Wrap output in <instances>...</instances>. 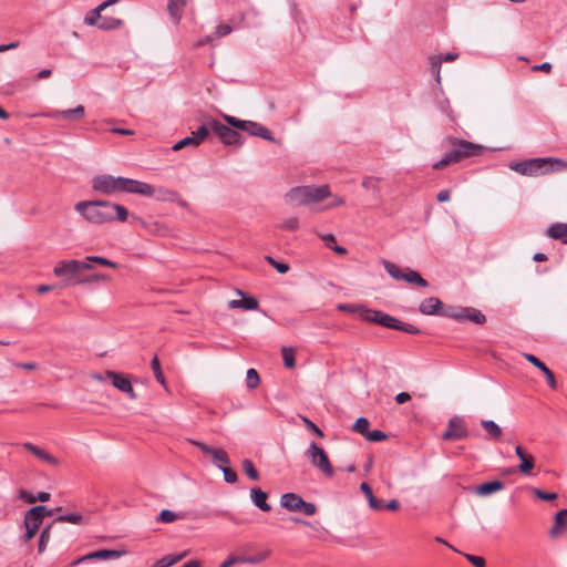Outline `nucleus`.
<instances>
[{
    "mask_svg": "<svg viewBox=\"0 0 567 567\" xmlns=\"http://www.w3.org/2000/svg\"><path fill=\"white\" fill-rule=\"evenodd\" d=\"M78 212L90 224H107L115 220L125 221L128 210L118 204L107 200H82L74 205Z\"/></svg>",
    "mask_w": 567,
    "mask_h": 567,
    "instance_id": "obj_1",
    "label": "nucleus"
},
{
    "mask_svg": "<svg viewBox=\"0 0 567 567\" xmlns=\"http://www.w3.org/2000/svg\"><path fill=\"white\" fill-rule=\"evenodd\" d=\"M92 188L104 195L116 193L138 194L148 197L154 195L153 186L147 183L126 177H114L112 175L95 176L92 179Z\"/></svg>",
    "mask_w": 567,
    "mask_h": 567,
    "instance_id": "obj_2",
    "label": "nucleus"
},
{
    "mask_svg": "<svg viewBox=\"0 0 567 567\" xmlns=\"http://www.w3.org/2000/svg\"><path fill=\"white\" fill-rule=\"evenodd\" d=\"M446 142L452 147L449 153L432 165L434 169H443L450 164L457 163L467 157L477 156L484 150L482 145L462 138L449 137Z\"/></svg>",
    "mask_w": 567,
    "mask_h": 567,
    "instance_id": "obj_3",
    "label": "nucleus"
},
{
    "mask_svg": "<svg viewBox=\"0 0 567 567\" xmlns=\"http://www.w3.org/2000/svg\"><path fill=\"white\" fill-rule=\"evenodd\" d=\"M330 196L328 185L315 186H298L291 188L286 194V202L291 206H302L311 203H318Z\"/></svg>",
    "mask_w": 567,
    "mask_h": 567,
    "instance_id": "obj_4",
    "label": "nucleus"
},
{
    "mask_svg": "<svg viewBox=\"0 0 567 567\" xmlns=\"http://www.w3.org/2000/svg\"><path fill=\"white\" fill-rule=\"evenodd\" d=\"M223 118L230 126H233L237 130H240L243 132H247L251 136H258L264 140L275 142V138H274L271 132L266 126H264L257 122L239 120V118L228 115V114H223Z\"/></svg>",
    "mask_w": 567,
    "mask_h": 567,
    "instance_id": "obj_5",
    "label": "nucleus"
},
{
    "mask_svg": "<svg viewBox=\"0 0 567 567\" xmlns=\"http://www.w3.org/2000/svg\"><path fill=\"white\" fill-rule=\"evenodd\" d=\"M442 317L454 319L460 322L468 320L476 324H483L486 321L484 313L472 307L446 306L442 311Z\"/></svg>",
    "mask_w": 567,
    "mask_h": 567,
    "instance_id": "obj_6",
    "label": "nucleus"
},
{
    "mask_svg": "<svg viewBox=\"0 0 567 567\" xmlns=\"http://www.w3.org/2000/svg\"><path fill=\"white\" fill-rule=\"evenodd\" d=\"M305 455L309 458L310 463L317 467L324 476L332 477L334 474L333 466L324 450L317 443L311 442Z\"/></svg>",
    "mask_w": 567,
    "mask_h": 567,
    "instance_id": "obj_7",
    "label": "nucleus"
},
{
    "mask_svg": "<svg viewBox=\"0 0 567 567\" xmlns=\"http://www.w3.org/2000/svg\"><path fill=\"white\" fill-rule=\"evenodd\" d=\"M281 507L289 512H301L307 516H312L317 512V507L313 503H309L302 499V497L296 493H286L280 497Z\"/></svg>",
    "mask_w": 567,
    "mask_h": 567,
    "instance_id": "obj_8",
    "label": "nucleus"
},
{
    "mask_svg": "<svg viewBox=\"0 0 567 567\" xmlns=\"http://www.w3.org/2000/svg\"><path fill=\"white\" fill-rule=\"evenodd\" d=\"M212 132L215 133L225 145H241V136L237 128L223 124L221 122L209 117Z\"/></svg>",
    "mask_w": 567,
    "mask_h": 567,
    "instance_id": "obj_9",
    "label": "nucleus"
},
{
    "mask_svg": "<svg viewBox=\"0 0 567 567\" xmlns=\"http://www.w3.org/2000/svg\"><path fill=\"white\" fill-rule=\"evenodd\" d=\"M532 176H537L551 171L565 169L567 164L558 158L537 157L527 159Z\"/></svg>",
    "mask_w": 567,
    "mask_h": 567,
    "instance_id": "obj_10",
    "label": "nucleus"
},
{
    "mask_svg": "<svg viewBox=\"0 0 567 567\" xmlns=\"http://www.w3.org/2000/svg\"><path fill=\"white\" fill-rule=\"evenodd\" d=\"M188 442L198 447L204 454L210 455L217 467L218 465L227 467V465L230 464V460L224 450L210 447L204 442L195 439H188Z\"/></svg>",
    "mask_w": 567,
    "mask_h": 567,
    "instance_id": "obj_11",
    "label": "nucleus"
},
{
    "mask_svg": "<svg viewBox=\"0 0 567 567\" xmlns=\"http://www.w3.org/2000/svg\"><path fill=\"white\" fill-rule=\"evenodd\" d=\"M126 554L125 550H115V549H101L96 551L89 553L71 563V567L78 566L79 564L93 559H117Z\"/></svg>",
    "mask_w": 567,
    "mask_h": 567,
    "instance_id": "obj_12",
    "label": "nucleus"
},
{
    "mask_svg": "<svg viewBox=\"0 0 567 567\" xmlns=\"http://www.w3.org/2000/svg\"><path fill=\"white\" fill-rule=\"evenodd\" d=\"M45 116L53 120H69V121H81L85 116V107L78 105L73 109L68 110H54L45 114Z\"/></svg>",
    "mask_w": 567,
    "mask_h": 567,
    "instance_id": "obj_13",
    "label": "nucleus"
},
{
    "mask_svg": "<svg viewBox=\"0 0 567 567\" xmlns=\"http://www.w3.org/2000/svg\"><path fill=\"white\" fill-rule=\"evenodd\" d=\"M467 436V430L464 425V421L454 416L449 421L447 429L443 433L445 440H461Z\"/></svg>",
    "mask_w": 567,
    "mask_h": 567,
    "instance_id": "obj_14",
    "label": "nucleus"
},
{
    "mask_svg": "<svg viewBox=\"0 0 567 567\" xmlns=\"http://www.w3.org/2000/svg\"><path fill=\"white\" fill-rule=\"evenodd\" d=\"M42 523L43 522L40 519V516L34 515L30 509L25 512L23 518V526L25 528V533L23 535L24 543H28L37 535Z\"/></svg>",
    "mask_w": 567,
    "mask_h": 567,
    "instance_id": "obj_15",
    "label": "nucleus"
},
{
    "mask_svg": "<svg viewBox=\"0 0 567 567\" xmlns=\"http://www.w3.org/2000/svg\"><path fill=\"white\" fill-rule=\"evenodd\" d=\"M79 272V260H62L56 264L53 274L59 278L70 280Z\"/></svg>",
    "mask_w": 567,
    "mask_h": 567,
    "instance_id": "obj_16",
    "label": "nucleus"
},
{
    "mask_svg": "<svg viewBox=\"0 0 567 567\" xmlns=\"http://www.w3.org/2000/svg\"><path fill=\"white\" fill-rule=\"evenodd\" d=\"M446 307L435 297L425 298L419 306V311L425 316H442Z\"/></svg>",
    "mask_w": 567,
    "mask_h": 567,
    "instance_id": "obj_17",
    "label": "nucleus"
},
{
    "mask_svg": "<svg viewBox=\"0 0 567 567\" xmlns=\"http://www.w3.org/2000/svg\"><path fill=\"white\" fill-rule=\"evenodd\" d=\"M363 318L370 322L378 323L380 326H383L385 328H389L392 326V322H395V318L378 310H369L365 308H362Z\"/></svg>",
    "mask_w": 567,
    "mask_h": 567,
    "instance_id": "obj_18",
    "label": "nucleus"
},
{
    "mask_svg": "<svg viewBox=\"0 0 567 567\" xmlns=\"http://www.w3.org/2000/svg\"><path fill=\"white\" fill-rule=\"evenodd\" d=\"M523 355L534 367H536L537 369H542V372L544 373L547 384L550 389H557V381L554 373L548 369V367L543 361H540L536 355L530 353H524Z\"/></svg>",
    "mask_w": 567,
    "mask_h": 567,
    "instance_id": "obj_19",
    "label": "nucleus"
},
{
    "mask_svg": "<svg viewBox=\"0 0 567 567\" xmlns=\"http://www.w3.org/2000/svg\"><path fill=\"white\" fill-rule=\"evenodd\" d=\"M236 293L239 295L241 297V299L230 300L228 302V307L230 309H238V308H241L245 310H257L258 309L259 302L255 297H251V296L245 297L244 292L240 289H236Z\"/></svg>",
    "mask_w": 567,
    "mask_h": 567,
    "instance_id": "obj_20",
    "label": "nucleus"
},
{
    "mask_svg": "<svg viewBox=\"0 0 567 567\" xmlns=\"http://www.w3.org/2000/svg\"><path fill=\"white\" fill-rule=\"evenodd\" d=\"M515 454L520 460V464L518 465V471L526 476H530L532 471L535 467L534 457L532 455L526 454L520 445H517L515 447Z\"/></svg>",
    "mask_w": 567,
    "mask_h": 567,
    "instance_id": "obj_21",
    "label": "nucleus"
},
{
    "mask_svg": "<svg viewBox=\"0 0 567 567\" xmlns=\"http://www.w3.org/2000/svg\"><path fill=\"white\" fill-rule=\"evenodd\" d=\"M23 447L31 452L33 455H35L38 458L56 466L59 464V461L56 457L48 453L45 450L32 444V443H23Z\"/></svg>",
    "mask_w": 567,
    "mask_h": 567,
    "instance_id": "obj_22",
    "label": "nucleus"
},
{
    "mask_svg": "<svg viewBox=\"0 0 567 567\" xmlns=\"http://www.w3.org/2000/svg\"><path fill=\"white\" fill-rule=\"evenodd\" d=\"M360 489L364 494V496L368 499L369 506L373 511H383L384 509V502L382 499H378L372 492V488L370 485L365 482L361 483Z\"/></svg>",
    "mask_w": 567,
    "mask_h": 567,
    "instance_id": "obj_23",
    "label": "nucleus"
},
{
    "mask_svg": "<svg viewBox=\"0 0 567 567\" xmlns=\"http://www.w3.org/2000/svg\"><path fill=\"white\" fill-rule=\"evenodd\" d=\"M252 503L262 512H269L271 506L267 503V493L260 488H252L250 491Z\"/></svg>",
    "mask_w": 567,
    "mask_h": 567,
    "instance_id": "obj_24",
    "label": "nucleus"
},
{
    "mask_svg": "<svg viewBox=\"0 0 567 567\" xmlns=\"http://www.w3.org/2000/svg\"><path fill=\"white\" fill-rule=\"evenodd\" d=\"M186 4V0H168L167 11L175 23L181 21L182 13Z\"/></svg>",
    "mask_w": 567,
    "mask_h": 567,
    "instance_id": "obj_25",
    "label": "nucleus"
},
{
    "mask_svg": "<svg viewBox=\"0 0 567 567\" xmlns=\"http://www.w3.org/2000/svg\"><path fill=\"white\" fill-rule=\"evenodd\" d=\"M105 378L110 380L112 384L121 392L124 390H128V384L131 383V381L125 375L114 371H106Z\"/></svg>",
    "mask_w": 567,
    "mask_h": 567,
    "instance_id": "obj_26",
    "label": "nucleus"
},
{
    "mask_svg": "<svg viewBox=\"0 0 567 567\" xmlns=\"http://www.w3.org/2000/svg\"><path fill=\"white\" fill-rule=\"evenodd\" d=\"M504 488V484L501 481H491L485 482L478 485L475 489L476 494L480 496H487L492 493L498 492Z\"/></svg>",
    "mask_w": 567,
    "mask_h": 567,
    "instance_id": "obj_27",
    "label": "nucleus"
},
{
    "mask_svg": "<svg viewBox=\"0 0 567 567\" xmlns=\"http://www.w3.org/2000/svg\"><path fill=\"white\" fill-rule=\"evenodd\" d=\"M547 235L553 239H559L563 244H567V224L557 223L547 229Z\"/></svg>",
    "mask_w": 567,
    "mask_h": 567,
    "instance_id": "obj_28",
    "label": "nucleus"
},
{
    "mask_svg": "<svg viewBox=\"0 0 567 567\" xmlns=\"http://www.w3.org/2000/svg\"><path fill=\"white\" fill-rule=\"evenodd\" d=\"M567 524V509H560L555 516V524L549 529V536L555 538Z\"/></svg>",
    "mask_w": 567,
    "mask_h": 567,
    "instance_id": "obj_29",
    "label": "nucleus"
},
{
    "mask_svg": "<svg viewBox=\"0 0 567 567\" xmlns=\"http://www.w3.org/2000/svg\"><path fill=\"white\" fill-rule=\"evenodd\" d=\"M403 280L409 284L422 287V288H425L429 286V282L424 278H422L417 271L411 270V269H408L405 271Z\"/></svg>",
    "mask_w": 567,
    "mask_h": 567,
    "instance_id": "obj_30",
    "label": "nucleus"
},
{
    "mask_svg": "<svg viewBox=\"0 0 567 567\" xmlns=\"http://www.w3.org/2000/svg\"><path fill=\"white\" fill-rule=\"evenodd\" d=\"M52 523L54 526L58 523H71L74 525H82L84 523V519L81 514L69 513V514L59 515Z\"/></svg>",
    "mask_w": 567,
    "mask_h": 567,
    "instance_id": "obj_31",
    "label": "nucleus"
},
{
    "mask_svg": "<svg viewBox=\"0 0 567 567\" xmlns=\"http://www.w3.org/2000/svg\"><path fill=\"white\" fill-rule=\"evenodd\" d=\"M481 425L486 431V433L494 440H497L502 435V429L498 424H496L492 420H482Z\"/></svg>",
    "mask_w": 567,
    "mask_h": 567,
    "instance_id": "obj_32",
    "label": "nucleus"
},
{
    "mask_svg": "<svg viewBox=\"0 0 567 567\" xmlns=\"http://www.w3.org/2000/svg\"><path fill=\"white\" fill-rule=\"evenodd\" d=\"M53 527H54V525H53V523H51L50 525L45 526L42 529V532L40 533V537H39V540H38V553L39 554H42L45 550L47 545L50 542L51 529Z\"/></svg>",
    "mask_w": 567,
    "mask_h": 567,
    "instance_id": "obj_33",
    "label": "nucleus"
},
{
    "mask_svg": "<svg viewBox=\"0 0 567 567\" xmlns=\"http://www.w3.org/2000/svg\"><path fill=\"white\" fill-rule=\"evenodd\" d=\"M385 271L395 280H403L405 271L391 261L383 262Z\"/></svg>",
    "mask_w": 567,
    "mask_h": 567,
    "instance_id": "obj_34",
    "label": "nucleus"
},
{
    "mask_svg": "<svg viewBox=\"0 0 567 567\" xmlns=\"http://www.w3.org/2000/svg\"><path fill=\"white\" fill-rule=\"evenodd\" d=\"M102 11H103V9H100V6H97L93 10H91L84 17V23L87 25H95L99 28L100 21L102 20V16H101Z\"/></svg>",
    "mask_w": 567,
    "mask_h": 567,
    "instance_id": "obj_35",
    "label": "nucleus"
},
{
    "mask_svg": "<svg viewBox=\"0 0 567 567\" xmlns=\"http://www.w3.org/2000/svg\"><path fill=\"white\" fill-rule=\"evenodd\" d=\"M122 24H123V21L121 19L102 17V20L100 21V24H99V29L109 31V30L117 29Z\"/></svg>",
    "mask_w": 567,
    "mask_h": 567,
    "instance_id": "obj_36",
    "label": "nucleus"
},
{
    "mask_svg": "<svg viewBox=\"0 0 567 567\" xmlns=\"http://www.w3.org/2000/svg\"><path fill=\"white\" fill-rule=\"evenodd\" d=\"M21 497L25 499L27 503L32 504L35 502H48L51 497L50 493L48 492H40L37 495H28L25 491L21 492Z\"/></svg>",
    "mask_w": 567,
    "mask_h": 567,
    "instance_id": "obj_37",
    "label": "nucleus"
},
{
    "mask_svg": "<svg viewBox=\"0 0 567 567\" xmlns=\"http://www.w3.org/2000/svg\"><path fill=\"white\" fill-rule=\"evenodd\" d=\"M281 355L286 368L292 369L296 365L293 349L284 347L281 349Z\"/></svg>",
    "mask_w": 567,
    "mask_h": 567,
    "instance_id": "obj_38",
    "label": "nucleus"
},
{
    "mask_svg": "<svg viewBox=\"0 0 567 567\" xmlns=\"http://www.w3.org/2000/svg\"><path fill=\"white\" fill-rule=\"evenodd\" d=\"M178 518H181L179 514H177V513H175L173 511H169V509H163L158 514V516L156 518V522L168 524V523L175 522Z\"/></svg>",
    "mask_w": 567,
    "mask_h": 567,
    "instance_id": "obj_39",
    "label": "nucleus"
},
{
    "mask_svg": "<svg viewBox=\"0 0 567 567\" xmlns=\"http://www.w3.org/2000/svg\"><path fill=\"white\" fill-rule=\"evenodd\" d=\"M430 65H431V72L435 76V81L440 84L441 83V66H442V59L437 55H433L430 58Z\"/></svg>",
    "mask_w": 567,
    "mask_h": 567,
    "instance_id": "obj_40",
    "label": "nucleus"
},
{
    "mask_svg": "<svg viewBox=\"0 0 567 567\" xmlns=\"http://www.w3.org/2000/svg\"><path fill=\"white\" fill-rule=\"evenodd\" d=\"M243 470L246 473V475L254 481H257L259 478V473L256 470L252 461L245 458L241 463Z\"/></svg>",
    "mask_w": 567,
    "mask_h": 567,
    "instance_id": "obj_41",
    "label": "nucleus"
},
{
    "mask_svg": "<svg viewBox=\"0 0 567 567\" xmlns=\"http://www.w3.org/2000/svg\"><path fill=\"white\" fill-rule=\"evenodd\" d=\"M212 131L209 125V118H207L206 123L198 127L196 132H193L194 137L196 138L198 145L208 136Z\"/></svg>",
    "mask_w": 567,
    "mask_h": 567,
    "instance_id": "obj_42",
    "label": "nucleus"
},
{
    "mask_svg": "<svg viewBox=\"0 0 567 567\" xmlns=\"http://www.w3.org/2000/svg\"><path fill=\"white\" fill-rule=\"evenodd\" d=\"M509 168L520 175L532 176L527 159L522 162H514L509 164Z\"/></svg>",
    "mask_w": 567,
    "mask_h": 567,
    "instance_id": "obj_43",
    "label": "nucleus"
},
{
    "mask_svg": "<svg viewBox=\"0 0 567 567\" xmlns=\"http://www.w3.org/2000/svg\"><path fill=\"white\" fill-rule=\"evenodd\" d=\"M259 382H260V379H259L258 372L252 368L248 369L247 374H246L247 388L255 389L258 386Z\"/></svg>",
    "mask_w": 567,
    "mask_h": 567,
    "instance_id": "obj_44",
    "label": "nucleus"
},
{
    "mask_svg": "<svg viewBox=\"0 0 567 567\" xmlns=\"http://www.w3.org/2000/svg\"><path fill=\"white\" fill-rule=\"evenodd\" d=\"M30 511L34 514L40 516V519L43 522L44 518L50 517L53 515V509L48 508L44 505H38L34 507H31Z\"/></svg>",
    "mask_w": 567,
    "mask_h": 567,
    "instance_id": "obj_45",
    "label": "nucleus"
},
{
    "mask_svg": "<svg viewBox=\"0 0 567 567\" xmlns=\"http://www.w3.org/2000/svg\"><path fill=\"white\" fill-rule=\"evenodd\" d=\"M353 431L357 433L362 434L365 436V434L369 432V421L365 417H359L354 424H353Z\"/></svg>",
    "mask_w": 567,
    "mask_h": 567,
    "instance_id": "obj_46",
    "label": "nucleus"
},
{
    "mask_svg": "<svg viewBox=\"0 0 567 567\" xmlns=\"http://www.w3.org/2000/svg\"><path fill=\"white\" fill-rule=\"evenodd\" d=\"M151 365H152V369L154 371L156 380L161 384H165V377H164V374H163V372L161 370V363H159V360H158V358L156 355L152 359Z\"/></svg>",
    "mask_w": 567,
    "mask_h": 567,
    "instance_id": "obj_47",
    "label": "nucleus"
},
{
    "mask_svg": "<svg viewBox=\"0 0 567 567\" xmlns=\"http://www.w3.org/2000/svg\"><path fill=\"white\" fill-rule=\"evenodd\" d=\"M218 468L223 472L226 483L234 484L238 481V476L235 471L221 465H218Z\"/></svg>",
    "mask_w": 567,
    "mask_h": 567,
    "instance_id": "obj_48",
    "label": "nucleus"
},
{
    "mask_svg": "<svg viewBox=\"0 0 567 567\" xmlns=\"http://www.w3.org/2000/svg\"><path fill=\"white\" fill-rule=\"evenodd\" d=\"M87 261H93L95 264H99V265H102V266H106V267H110V268H117V264L105 258V257H100V256H87L86 257Z\"/></svg>",
    "mask_w": 567,
    "mask_h": 567,
    "instance_id": "obj_49",
    "label": "nucleus"
},
{
    "mask_svg": "<svg viewBox=\"0 0 567 567\" xmlns=\"http://www.w3.org/2000/svg\"><path fill=\"white\" fill-rule=\"evenodd\" d=\"M188 145L198 146V143H197V141H196V138L194 137L193 134L190 136H187V137L181 140L179 142H177L173 146V150L174 151H179V150H182V148H184L185 146H188Z\"/></svg>",
    "mask_w": 567,
    "mask_h": 567,
    "instance_id": "obj_50",
    "label": "nucleus"
},
{
    "mask_svg": "<svg viewBox=\"0 0 567 567\" xmlns=\"http://www.w3.org/2000/svg\"><path fill=\"white\" fill-rule=\"evenodd\" d=\"M299 227V220L297 217H290L280 224V228L284 230H296Z\"/></svg>",
    "mask_w": 567,
    "mask_h": 567,
    "instance_id": "obj_51",
    "label": "nucleus"
},
{
    "mask_svg": "<svg viewBox=\"0 0 567 567\" xmlns=\"http://www.w3.org/2000/svg\"><path fill=\"white\" fill-rule=\"evenodd\" d=\"M364 437L370 442H380L386 439V434L381 430H374L368 432Z\"/></svg>",
    "mask_w": 567,
    "mask_h": 567,
    "instance_id": "obj_52",
    "label": "nucleus"
},
{
    "mask_svg": "<svg viewBox=\"0 0 567 567\" xmlns=\"http://www.w3.org/2000/svg\"><path fill=\"white\" fill-rule=\"evenodd\" d=\"M266 259L279 274H286L289 270V266L285 262L276 261L270 256L266 257Z\"/></svg>",
    "mask_w": 567,
    "mask_h": 567,
    "instance_id": "obj_53",
    "label": "nucleus"
},
{
    "mask_svg": "<svg viewBox=\"0 0 567 567\" xmlns=\"http://www.w3.org/2000/svg\"><path fill=\"white\" fill-rule=\"evenodd\" d=\"M302 422L310 432L315 433L319 437H323V432L311 420L302 416Z\"/></svg>",
    "mask_w": 567,
    "mask_h": 567,
    "instance_id": "obj_54",
    "label": "nucleus"
},
{
    "mask_svg": "<svg viewBox=\"0 0 567 567\" xmlns=\"http://www.w3.org/2000/svg\"><path fill=\"white\" fill-rule=\"evenodd\" d=\"M270 553L268 550L258 553L254 556H248V564L257 565L269 557Z\"/></svg>",
    "mask_w": 567,
    "mask_h": 567,
    "instance_id": "obj_55",
    "label": "nucleus"
},
{
    "mask_svg": "<svg viewBox=\"0 0 567 567\" xmlns=\"http://www.w3.org/2000/svg\"><path fill=\"white\" fill-rule=\"evenodd\" d=\"M465 558L475 567H485V559L481 556L465 554Z\"/></svg>",
    "mask_w": 567,
    "mask_h": 567,
    "instance_id": "obj_56",
    "label": "nucleus"
},
{
    "mask_svg": "<svg viewBox=\"0 0 567 567\" xmlns=\"http://www.w3.org/2000/svg\"><path fill=\"white\" fill-rule=\"evenodd\" d=\"M534 494L536 495V497H538L539 499H543V501H553V499L557 498L556 493H547V492H543L537 488L534 489Z\"/></svg>",
    "mask_w": 567,
    "mask_h": 567,
    "instance_id": "obj_57",
    "label": "nucleus"
},
{
    "mask_svg": "<svg viewBox=\"0 0 567 567\" xmlns=\"http://www.w3.org/2000/svg\"><path fill=\"white\" fill-rule=\"evenodd\" d=\"M109 277L106 275H103V274H96V275H93L89 278H85V279H80L76 281L78 285H83V284H87V282H92V281H100V280H107Z\"/></svg>",
    "mask_w": 567,
    "mask_h": 567,
    "instance_id": "obj_58",
    "label": "nucleus"
},
{
    "mask_svg": "<svg viewBox=\"0 0 567 567\" xmlns=\"http://www.w3.org/2000/svg\"><path fill=\"white\" fill-rule=\"evenodd\" d=\"M231 32V27L229 24H219L216 28L215 38H221Z\"/></svg>",
    "mask_w": 567,
    "mask_h": 567,
    "instance_id": "obj_59",
    "label": "nucleus"
},
{
    "mask_svg": "<svg viewBox=\"0 0 567 567\" xmlns=\"http://www.w3.org/2000/svg\"><path fill=\"white\" fill-rule=\"evenodd\" d=\"M337 308H338V310H340V311H347V312H354L355 310L360 309V310H361L362 316L364 315V313L362 312V308H363V307H355V306H353V305L340 303V305H338V307H337Z\"/></svg>",
    "mask_w": 567,
    "mask_h": 567,
    "instance_id": "obj_60",
    "label": "nucleus"
},
{
    "mask_svg": "<svg viewBox=\"0 0 567 567\" xmlns=\"http://www.w3.org/2000/svg\"><path fill=\"white\" fill-rule=\"evenodd\" d=\"M402 331L410 333V334H419L420 333L419 328H416L415 326H413L411 323H406V322H404Z\"/></svg>",
    "mask_w": 567,
    "mask_h": 567,
    "instance_id": "obj_61",
    "label": "nucleus"
},
{
    "mask_svg": "<svg viewBox=\"0 0 567 567\" xmlns=\"http://www.w3.org/2000/svg\"><path fill=\"white\" fill-rule=\"evenodd\" d=\"M411 399L410 394L408 392H400L395 395V401L399 404H403L408 402Z\"/></svg>",
    "mask_w": 567,
    "mask_h": 567,
    "instance_id": "obj_62",
    "label": "nucleus"
},
{
    "mask_svg": "<svg viewBox=\"0 0 567 567\" xmlns=\"http://www.w3.org/2000/svg\"><path fill=\"white\" fill-rule=\"evenodd\" d=\"M237 564L236 556L229 555L220 565L219 567H231L233 565Z\"/></svg>",
    "mask_w": 567,
    "mask_h": 567,
    "instance_id": "obj_63",
    "label": "nucleus"
},
{
    "mask_svg": "<svg viewBox=\"0 0 567 567\" xmlns=\"http://www.w3.org/2000/svg\"><path fill=\"white\" fill-rule=\"evenodd\" d=\"M153 567H171L168 556H164L161 559H158Z\"/></svg>",
    "mask_w": 567,
    "mask_h": 567,
    "instance_id": "obj_64",
    "label": "nucleus"
}]
</instances>
